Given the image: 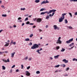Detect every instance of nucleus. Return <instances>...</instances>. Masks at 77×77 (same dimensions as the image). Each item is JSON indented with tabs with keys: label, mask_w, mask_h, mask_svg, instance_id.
Wrapping results in <instances>:
<instances>
[{
	"label": "nucleus",
	"mask_w": 77,
	"mask_h": 77,
	"mask_svg": "<svg viewBox=\"0 0 77 77\" xmlns=\"http://www.w3.org/2000/svg\"><path fill=\"white\" fill-rule=\"evenodd\" d=\"M56 10L53 9L52 10H50L49 12L48 11L42 12L40 14V15H44V14H46V13L48 15V14H51L52 12H56Z\"/></svg>",
	"instance_id": "nucleus-1"
},
{
	"label": "nucleus",
	"mask_w": 77,
	"mask_h": 77,
	"mask_svg": "<svg viewBox=\"0 0 77 77\" xmlns=\"http://www.w3.org/2000/svg\"><path fill=\"white\" fill-rule=\"evenodd\" d=\"M39 48V45H38L37 44H34L33 46L31 48V49H35V48Z\"/></svg>",
	"instance_id": "nucleus-2"
},
{
	"label": "nucleus",
	"mask_w": 77,
	"mask_h": 77,
	"mask_svg": "<svg viewBox=\"0 0 77 77\" xmlns=\"http://www.w3.org/2000/svg\"><path fill=\"white\" fill-rule=\"evenodd\" d=\"M64 17H60V18L59 19V22L60 23L61 22H62L63 20H64Z\"/></svg>",
	"instance_id": "nucleus-3"
},
{
	"label": "nucleus",
	"mask_w": 77,
	"mask_h": 77,
	"mask_svg": "<svg viewBox=\"0 0 77 77\" xmlns=\"http://www.w3.org/2000/svg\"><path fill=\"white\" fill-rule=\"evenodd\" d=\"M72 41H73V38H71L69 40L66 41V43H67V44H69V43H70L71 42H72Z\"/></svg>",
	"instance_id": "nucleus-4"
},
{
	"label": "nucleus",
	"mask_w": 77,
	"mask_h": 77,
	"mask_svg": "<svg viewBox=\"0 0 77 77\" xmlns=\"http://www.w3.org/2000/svg\"><path fill=\"white\" fill-rule=\"evenodd\" d=\"M54 27L55 30H56V29H57V30H59V28L57 26V25H54Z\"/></svg>",
	"instance_id": "nucleus-5"
},
{
	"label": "nucleus",
	"mask_w": 77,
	"mask_h": 77,
	"mask_svg": "<svg viewBox=\"0 0 77 77\" xmlns=\"http://www.w3.org/2000/svg\"><path fill=\"white\" fill-rule=\"evenodd\" d=\"M42 21V19L40 18H37V23H40Z\"/></svg>",
	"instance_id": "nucleus-6"
},
{
	"label": "nucleus",
	"mask_w": 77,
	"mask_h": 77,
	"mask_svg": "<svg viewBox=\"0 0 77 77\" xmlns=\"http://www.w3.org/2000/svg\"><path fill=\"white\" fill-rule=\"evenodd\" d=\"M56 43L57 44H62V41H60V40H58Z\"/></svg>",
	"instance_id": "nucleus-7"
},
{
	"label": "nucleus",
	"mask_w": 77,
	"mask_h": 77,
	"mask_svg": "<svg viewBox=\"0 0 77 77\" xmlns=\"http://www.w3.org/2000/svg\"><path fill=\"white\" fill-rule=\"evenodd\" d=\"M25 72H26V75L27 76H29L30 75V74L28 71H26Z\"/></svg>",
	"instance_id": "nucleus-8"
},
{
	"label": "nucleus",
	"mask_w": 77,
	"mask_h": 77,
	"mask_svg": "<svg viewBox=\"0 0 77 77\" xmlns=\"http://www.w3.org/2000/svg\"><path fill=\"white\" fill-rule=\"evenodd\" d=\"M41 50H42V48H41L40 49V50H37L36 51L37 53H38L39 54H41V53L39 52V51H41Z\"/></svg>",
	"instance_id": "nucleus-9"
},
{
	"label": "nucleus",
	"mask_w": 77,
	"mask_h": 77,
	"mask_svg": "<svg viewBox=\"0 0 77 77\" xmlns=\"http://www.w3.org/2000/svg\"><path fill=\"white\" fill-rule=\"evenodd\" d=\"M63 62H64L65 63H68V60H66L65 59H64L63 60Z\"/></svg>",
	"instance_id": "nucleus-10"
},
{
	"label": "nucleus",
	"mask_w": 77,
	"mask_h": 77,
	"mask_svg": "<svg viewBox=\"0 0 77 77\" xmlns=\"http://www.w3.org/2000/svg\"><path fill=\"white\" fill-rule=\"evenodd\" d=\"M66 13H63L62 14V16H61V17H62L63 18H65V15H66Z\"/></svg>",
	"instance_id": "nucleus-11"
},
{
	"label": "nucleus",
	"mask_w": 77,
	"mask_h": 77,
	"mask_svg": "<svg viewBox=\"0 0 77 77\" xmlns=\"http://www.w3.org/2000/svg\"><path fill=\"white\" fill-rule=\"evenodd\" d=\"M5 44H6L5 45V47H7L9 45V43H8V42H5Z\"/></svg>",
	"instance_id": "nucleus-12"
},
{
	"label": "nucleus",
	"mask_w": 77,
	"mask_h": 77,
	"mask_svg": "<svg viewBox=\"0 0 77 77\" xmlns=\"http://www.w3.org/2000/svg\"><path fill=\"white\" fill-rule=\"evenodd\" d=\"M15 54V52H13V54H11V57H14V55Z\"/></svg>",
	"instance_id": "nucleus-13"
},
{
	"label": "nucleus",
	"mask_w": 77,
	"mask_h": 77,
	"mask_svg": "<svg viewBox=\"0 0 77 77\" xmlns=\"http://www.w3.org/2000/svg\"><path fill=\"white\" fill-rule=\"evenodd\" d=\"M39 2H40V0H35V3H39Z\"/></svg>",
	"instance_id": "nucleus-14"
},
{
	"label": "nucleus",
	"mask_w": 77,
	"mask_h": 77,
	"mask_svg": "<svg viewBox=\"0 0 77 77\" xmlns=\"http://www.w3.org/2000/svg\"><path fill=\"white\" fill-rule=\"evenodd\" d=\"M59 56H60V55H58L56 56H55L54 57V58H57L59 57Z\"/></svg>",
	"instance_id": "nucleus-15"
},
{
	"label": "nucleus",
	"mask_w": 77,
	"mask_h": 77,
	"mask_svg": "<svg viewBox=\"0 0 77 77\" xmlns=\"http://www.w3.org/2000/svg\"><path fill=\"white\" fill-rule=\"evenodd\" d=\"M59 66H60V65H58L57 66H54V67L55 68H58V67H59Z\"/></svg>",
	"instance_id": "nucleus-16"
},
{
	"label": "nucleus",
	"mask_w": 77,
	"mask_h": 77,
	"mask_svg": "<svg viewBox=\"0 0 77 77\" xmlns=\"http://www.w3.org/2000/svg\"><path fill=\"white\" fill-rule=\"evenodd\" d=\"M2 60L4 62H5V63H7V60H5V59H2Z\"/></svg>",
	"instance_id": "nucleus-17"
},
{
	"label": "nucleus",
	"mask_w": 77,
	"mask_h": 77,
	"mask_svg": "<svg viewBox=\"0 0 77 77\" xmlns=\"http://www.w3.org/2000/svg\"><path fill=\"white\" fill-rule=\"evenodd\" d=\"M46 19H48L50 18V16H49L48 15H47L46 17Z\"/></svg>",
	"instance_id": "nucleus-18"
},
{
	"label": "nucleus",
	"mask_w": 77,
	"mask_h": 77,
	"mask_svg": "<svg viewBox=\"0 0 77 77\" xmlns=\"http://www.w3.org/2000/svg\"><path fill=\"white\" fill-rule=\"evenodd\" d=\"M2 69H3L4 70H5V69H6V67H5L4 66H2Z\"/></svg>",
	"instance_id": "nucleus-19"
},
{
	"label": "nucleus",
	"mask_w": 77,
	"mask_h": 77,
	"mask_svg": "<svg viewBox=\"0 0 77 77\" xmlns=\"http://www.w3.org/2000/svg\"><path fill=\"white\" fill-rule=\"evenodd\" d=\"M25 41H30V39H29V38H26L25 39Z\"/></svg>",
	"instance_id": "nucleus-20"
},
{
	"label": "nucleus",
	"mask_w": 77,
	"mask_h": 77,
	"mask_svg": "<svg viewBox=\"0 0 77 77\" xmlns=\"http://www.w3.org/2000/svg\"><path fill=\"white\" fill-rule=\"evenodd\" d=\"M65 23L66 24H67V23H68V21L66 19L65 20Z\"/></svg>",
	"instance_id": "nucleus-21"
},
{
	"label": "nucleus",
	"mask_w": 77,
	"mask_h": 77,
	"mask_svg": "<svg viewBox=\"0 0 77 77\" xmlns=\"http://www.w3.org/2000/svg\"><path fill=\"white\" fill-rule=\"evenodd\" d=\"M25 9H26V8H22L20 9V10H21V11H24Z\"/></svg>",
	"instance_id": "nucleus-22"
},
{
	"label": "nucleus",
	"mask_w": 77,
	"mask_h": 77,
	"mask_svg": "<svg viewBox=\"0 0 77 77\" xmlns=\"http://www.w3.org/2000/svg\"><path fill=\"white\" fill-rule=\"evenodd\" d=\"M70 2H77V0H70Z\"/></svg>",
	"instance_id": "nucleus-23"
},
{
	"label": "nucleus",
	"mask_w": 77,
	"mask_h": 77,
	"mask_svg": "<svg viewBox=\"0 0 77 77\" xmlns=\"http://www.w3.org/2000/svg\"><path fill=\"white\" fill-rule=\"evenodd\" d=\"M69 15H70L71 17H72V14H71V13H69Z\"/></svg>",
	"instance_id": "nucleus-24"
},
{
	"label": "nucleus",
	"mask_w": 77,
	"mask_h": 77,
	"mask_svg": "<svg viewBox=\"0 0 77 77\" xmlns=\"http://www.w3.org/2000/svg\"><path fill=\"white\" fill-rule=\"evenodd\" d=\"M69 69V67H67L66 68V71H68Z\"/></svg>",
	"instance_id": "nucleus-25"
},
{
	"label": "nucleus",
	"mask_w": 77,
	"mask_h": 77,
	"mask_svg": "<svg viewBox=\"0 0 77 77\" xmlns=\"http://www.w3.org/2000/svg\"><path fill=\"white\" fill-rule=\"evenodd\" d=\"M44 10H45V9L42 8V9H41L40 11H44Z\"/></svg>",
	"instance_id": "nucleus-26"
},
{
	"label": "nucleus",
	"mask_w": 77,
	"mask_h": 77,
	"mask_svg": "<svg viewBox=\"0 0 77 77\" xmlns=\"http://www.w3.org/2000/svg\"><path fill=\"white\" fill-rule=\"evenodd\" d=\"M33 36V34H31L30 35H29V37L30 38H32V36Z\"/></svg>",
	"instance_id": "nucleus-27"
},
{
	"label": "nucleus",
	"mask_w": 77,
	"mask_h": 77,
	"mask_svg": "<svg viewBox=\"0 0 77 77\" xmlns=\"http://www.w3.org/2000/svg\"><path fill=\"white\" fill-rule=\"evenodd\" d=\"M2 17H6L7 15L6 14H2Z\"/></svg>",
	"instance_id": "nucleus-28"
},
{
	"label": "nucleus",
	"mask_w": 77,
	"mask_h": 77,
	"mask_svg": "<svg viewBox=\"0 0 77 77\" xmlns=\"http://www.w3.org/2000/svg\"><path fill=\"white\" fill-rule=\"evenodd\" d=\"M65 50V49H63V48H62V49L61 50V51H62V52L64 51Z\"/></svg>",
	"instance_id": "nucleus-29"
},
{
	"label": "nucleus",
	"mask_w": 77,
	"mask_h": 77,
	"mask_svg": "<svg viewBox=\"0 0 77 77\" xmlns=\"http://www.w3.org/2000/svg\"><path fill=\"white\" fill-rule=\"evenodd\" d=\"M36 74H40V72H39V71H37L36 72Z\"/></svg>",
	"instance_id": "nucleus-30"
},
{
	"label": "nucleus",
	"mask_w": 77,
	"mask_h": 77,
	"mask_svg": "<svg viewBox=\"0 0 77 77\" xmlns=\"http://www.w3.org/2000/svg\"><path fill=\"white\" fill-rule=\"evenodd\" d=\"M54 12H53V13L52 14V15L51 17H53V16L54 15V14H55Z\"/></svg>",
	"instance_id": "nucleus-31"
},
{
	"label": "nucleus",
	"mask_w": 77,
	"mask_h": 77,
	"mask_svg": "<svg viewBox=\"0 0 77 77\" xmlns=\"http://www.w3.org/2000/svg\"><path fill=\"white\" fill-rule=\"evenodd\" d=\"M21 68H22V69H24V66H23V65L22 64L21 65Z\"/></svg>",
	"instance_id": "nucleus-32"
},
{
	"label": "nucleus",
	"mask_w": 77,
	"mask_h": 77,
	"mask_svg": "<svg viewBox=\"0 0 77 77\" xmlns=\"http://www.w3.org/2000/svg\"><path fill=\"white\" fill-rule=\"evenodd\" d=\"M26 24H30V22H29V21H27V22L26 23Z\"/></svg>",
	"instance_id": "nucleus-33"
},
{
	"label": "nucleus",
	"mask_w": 77,
	"mask_h": 77,
	"mask_svg": "<svg viewBox=\"0 0 77 77\" xmlns=\"http://www.w3.org/2000/svg\"><path fill=\"white\" fill-rule=\"evenodd\" d=\"M68 27L70 29H72V27L71 26H68Z\"/></svg>",
	"instance_id": "nucleus-34"
},
{
	"label": "nucleus",
	"mask_w": 77,
	"mask_h": 77,
	"mask_svg": "<svg viewBox=\"0 0 77 77\" xmlns=\"http://www.w3.org/2000/svg\"><path fill=\"white\" fill-rule=\"evenodd\" d=\"M30 68V66H29L27 68V69H29Z\"/></svg>",
	"instance_id": "nucleus-35"
},
{
	"label": "nucleus",
	"mask_w": 77,
	"mask_h": 77,
	"mask_svg": "<svg viewBox=\"0 0 77 77\" xmlns=\"http://www.w3.org/2000/svg\"><path fill=\"white\" fill-rule=\"evenodd\" d=\"M49 3V2H48V1L45 2V4H46V3Z\"/></svg>",
	"instance_id": "nucleus-36"
},
{
	"label": "nucleus",
	"mask_w": 77,
	"mask_h": 77,
	"mask_svg": "<svg viewBox=\"0 0 77 77\" xmlns=\"http://www.w3.org/2000/svg\"><path fill=\"white\" fill-rule=\"evenodd\" d=\"M27 20H28V17H26V19L25 20V21H27Z\"/></svg>",
	"instance_id": "nucleus-37"
},
{
	"label": "nucleus",
	"mask_w": 77,
	"mask_h": 77,
	"mask_svg": "<svg viewBox=\"0 0 77 77\" xmlns=\"http://www.w3.org/2000/svg\"><path fill=\"white\" fill-rule=\"evenodd\" d=\"M29 45H32V43L30 42V43L29 44Z\"/></svg>",
	"instance_id": "nucleus-38"
},
{
	"label": "nucleus",
	"mask_w": 77,
	"mask_h": 77,
	"mask_svg": "<svg viewBox=\"0 0 77 77\" xmlns=\"http://www.w3.org/2000/svg\"><path fill=\"white\" fill-rule=\"evenodd\" d=\"M60 47L59 46H58L57 47H56V49L57 50H58V49H59Z\"/></svg>",
	"instance_id": "nucleus-39"
},
{
	"label": "nucleus",
	"mask_w": 77,
	"mask_h": 77,
	"mask_svg": "<svg viewBox=\"0 0 77 77\" xmlns=\"http://www.w3.org/2000/svg\"><path fill=\"white\" fill-rule=\"evenodd\" d=\"M37 18H34L33 19V21H36V20H37Z\"/></svg>",
	"instance_id": "nucleus-40"
},
{
	"label": "nucleus",
	"mask_w": 77,
	"mask_h": 77,
	"mask_svg": "<svg viewBox=\"0 0 77 77\" xmlns=\"http://www.w3.org/2000/svg\"><path fill=\"white\" fill-rule=\"evenodd\" d=\"M44 3L45 4V1H43L41 3V4H44Z\"/></svg>",
	"instance_id": "nucleus-41"
},
{
	"label": "nucleus",
	"mask_w": 77,
	"mask_h": 77,
	"mask_svg": "<svg viewBox=\"0 0 77 77\" xmlns=\"http://www.w3.org/2000/svg\"><path fill=\"white\" fill-rule=\"evenodd\" d=\"M15 65H13L12 67V68H14V67H15Z\"/></svg>",
	"instance_id": "nucleus-42"
},
{
	"label": "nucleus",
	"mask_w": 77,
	"mask_h": 77,
	"mask_svg": "<svg viewBox=\"0 0 77 77\" xmlns=\"http://www.w3.org/2000/svg\"><path fill=\"white\" fill-rule=\"evenodd\" d=\"M7 62H9L10 61H9V59L8 58L7 59Z\"/></svg>",
	"instance_id": "nucleus-43"
},
{
	"label": "nucleus",
	"mask_w": 77,
	"mask_h": 77,
	"mask_svg": "<svg viewBox=\"0 0 77 77\" xmlns=\"http://www.w3.org/2000/svg\"><path fill=\"white\" fill-rule=\"evenodd\" d=\"M12 69H11L10 70V73H12Z\"/></svg>",
	"instance_id": "nucleus-44"
},
{
	"label": "nucleus",
	"mask_w": 77,
	"mask_h": 77,
	"mask_svg": "<svg viewBox=\"0 0 77 77\" xmlns=\"http://www.w3.org/2000/svg\"><path fill=\"white\" fill-rule=\"evenodd\" d=\"M21 17H19L18 18V20H21Z\"/></svg>",
	"instance_id": "nucleus-45"
},
{
	"label": "nucleus",
	"mask_w": 77,
	"mask_h": 77,
	"mask_svg": "<svg viewBox=\"0 0 77 77\" xmlns=\"http://www.w3.org/2000/svg\"><path fill=\"white\" fill-rule=\"evenodd\" d=\"M73 61H74L75 60H76V59L75 58H74L72 60Z\"/></svg>",
	"instance_id": "nucleus-46"
},
{
	"label": "nucleus",
	"mask_w": 77,
	"mask_h": 77,
	"mask_svg": "<svg viewBox=\"0 0 77 77\" xmlns=\"http://www.w3.org/2000/svg\"><path fill=\"white\" fill-rule=\"evenodd\" d=\"M4 53V52H0V54H3V53Z\"/></svg>",
	"instance_id": "nucleus-47"
},
{
	"label": "nucleus",
	"mask_w": 77,
	"mask_h": 77,
	"mask_svg": "<svg viewBox=\"0 0 77 77\" xmlns=\"http://www.w3.org/2000/svg\"><path fill=\"white\" fill-rule=\"evenodd\" d=\"M13 44H14V45H15V44H16V42H13Z\"/></svg>",
	"instance_id": "nucleus-48"
},
{
	"label": "nucleus",
	"mask_w": 77,
	"mask_h": 77,
	"mask_svg": "<svg viewBox=\"0 0 77 77\" xmlns=\"http://www.w3.org/2000/svg\"><path fill=\"white\" fill-rule=\"evenodd\" d=\"M75 15H77V12L75 13Z\"/></svg>",
	"instance_id": "nucleus-49"
},
{
	"label": "nucleus",
	"mask_w": 77,
	"mask_h": 77,
	"mask_svg": "<svg viewBox=\"0 0 77 77\" xmlns=\"http://www.w3.org/2000/svg\"><path fill=\"white\" fill-rule=\"evenodd\" d=\"M16 72H19V69H17L16 71Z\"/></svg>",
	"instance_id": "nucleus-50"
},
{
	"label": "nucleus",
	"mask_w": 77,
	"mask_h": 77,
	"mask_svg": "<svg viewBox=\"0 0 77 77\" xmlns=\"http://www.w3.org/2000/svg\"><path fill=\"white\" fill-rule=\"evenodd\" d=\"M63 67H65V66H65V65L63 64Z\"/></svg>",
	"instance_id": "nucleus-51"
},
{
	"label": "nucleus",
	"mask_w": 77,
	"mask_h": 77,
	"mask_svg": "<svg viewBox=\"0 0 77 77\" xmlns=\"http://www.w3.org/2000/svg\"><path fill=\"white\" fill-rule=\"evenodd\" d=\"M11 42L13 44V43L14 42V41H13L12 40H11Z\"/></svg>",
	"instance_id": "nucleus-52"
},
{
	"label": "nucleus",
	"mask_w": 77,
	"mask_h": 77,
	"mask_svg": "<svg viewBox=\"0 0 77 77\" xmlns=\"http://www.w3.org/2000/svg\"><path fill=\"white\" fill-rule=\"evenodd\" d=\"M74 46H73L72 47L70 48H69V50H71V49H72L73 48H74Z\"/></svg>",
	"instance_id": "nucleus-53"
},
{
	"label": "nucleus",
	"mask_w": 77,
	"mask_h": 77,
	"mask_svg": "<svg viewBox=\"0 0 77 77\" xmlns=\"http://www.w3.org/2000/svg\"><path fill=\"white\" fill-rule=\"evenodd\" d=\"M32 60V58H29V60Z\"/></svg>",
	"instance_id": "nucleus-54"
},
{
	"label": "nucleus",
	"mask_w": 77,
	"mask_h": 77,
	"mask_svg": "<svg viewBox=\"0 0 77 77\" xmlns=\"http://www.w3.org/2000/svg\"><path fill=\"white\" fill-rule=\"evenodd\" d=\"M27 59H28V57H26L25 58V60Z\"/></svg>",
	"instance_id": "nucleus-55"
},
{
	"label": "nucleus",
	"mask_w": 77,
	"mask_h": 77,
	"mask_svg": "<svg viewBox=\"0 0 77 77\" xmlns=\"http://www.w3.org/2000/svg\"><path fill=\"white\" fill-rule=\"evenodd\" d=\"M61 39V37H60L59 38H58V40H60V39Z\"/></svg>",
	"instance_id": "nucleus-56"
},
{
	"label": "nucleus",
	"mask_w": 77,
	"mask_h": 77,
	"mask_svg": "<svg viewBox=\"0 0 77 77\" xmlns=\"http://www.w3.org/2000/svg\"><path fill=\"white\" fill-rule=\"evenodd\" d=\"M1 7L2 8H5V6L4 5H2Z\"/></svg>",
	"instance_id": "nucleus-57"
},
{
	"label": "nucleus",
	"mask_w": 77,
	"mask_h": 77,
	"mask_svg": "<svg viewBox=\"0 0 77 77\" xmlns=\"http://www.w3.org/2000/svg\"><path fill=\"white\" fill-rule=\"evenodd\" d=\"M24 23H23L22 24V26H24Z\"/></svg>",
	"instance_id": "nucleus-58"
},
{
	"label": "nucleus",
	"mask_w": 77,
	"mask_h": 77,
	"mask_svg": "<svg viewBox=\"0 0 77 77\" xmlns=\"http://www.w3.org/2000/svg\"><path fill=\"white\" fill-rule=\"evenodd\" d=\"M30 25H33L34 24L32 23H30L29 24Z\"/></svg>",
	"instance_id": "nucleus-59"
},
{
	"label": "nucleus",
	"mask_w": 77,
	"mask_h": 77,
	"mask_svg": "<svg viewBox=\"0 0 77 77\" xmlns=\"http://www.w3.org/2000/svg\"><path fill=\"white\" fill-rule=\"evenodd\" d=\"M50 58L51 60H53V58L52 57H50Z\"/></svg>",
	"instance_id": "nucleus-60"
},
{
	"label": "nucleus",
	"mask_w": 77,
	"mask_h": 77,
	"mask_svg": "<svg viewBox=\"0 0 77 77\" xmlns=\"http://www.w3.org/2000/svg\"><path fill=\"white\" fill-rule=\"evenodd\" d=\"M74 43H72L71 44L72 45H74Z\"/></svg>",
	"instance_id": "nucleus-61"
},
{
	"label": "nucleus",
	"mask_w": 77,
	"mask_h": 77,
	"mask_svg": "<svg viewBox=\"0 0 77 77\" xmlns=\"http://www.w3.org/2000/svg\"><path fill=\"white\" fill-rule=\"evenodd\" d=\"M35 27H36V26L35 25L33 26V28H35Z\"/></svg>",
	"instance_id": "nucleus-62"
},
{
	"label": "nucleus",
	"mask_w": 77,
	"mask_h": 77,
	"mask_svg": "<svg viewBox=\"0 0 77 77\" xmlns=\"http://www.w3.org/2000/svg\"><path fill=\"white\" fill-rule=\"evenodd\" d=\"M13 27H17V26L15 25H14Z\"/></svg>",
	"instance_id": "nucleus-63"
},
{
	"label": "nucleus",
	"mask_w": 77,
	"mask_h": 77,
	"mask_svg": "<svg viewBox=\"0 0 77 77\" xmlns=\"http://www.w3.org/2000/svg\"><path fill=\"white\" fill-rule=\"evenodd\" d=\"M39 32H42V30L41 29H39Z\"/></svg>",
	"instance_id": "nucleus-64"
}]
</instances>
